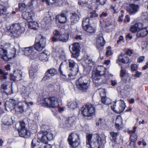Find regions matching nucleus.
<instances>
[{
    "mask_svg": "<svg viewBox=\"0 0 148 148\" xmlns=\"http://www.w3.org/2000/svg\"><path fill=\"white\" fill-rule=\"evenodd\" d=\"M35 47L22 48L21 50L24 52V55L27 56L31 60L35 59L36 55L35 52L36 50L41 51L46 46V40L45 37L41 34H38L36 38Z\"/></svg>",
    "mask_w": 148,
    "mask_h": 148,
    "instance_id": "obj_1",
    "label": "nucleus"
},
{
    "mask_svg": "<svg viewBox=\"0 0 148 148\" xmlns=\"http://www.w3.org/2000/svg\"><path fill=\"white\" fill-rule=\"evenodd\" d=\"M86 143L88 147L104 148L101 138L97 134H89L86 136Z\"/></svg>",
    "mask_w": 148,
    "mask_h": 148,
    "instance_id": "obj_2",
    "label": "nucleus"
},
{
    "mask_svg": "<svg viewBox=\"0 0 148 148\" xmlns=\"http://www.w3.org/2000/svg\"><path fill=\"white\" fill-rule=\"evenodd\" d=\"M54 36L51 38L53 42L58 41L62 42H66L69 40V34L68 33H65L63 34L60 32L58 30H56L53 32Z\"/></svg>",
    "mask_w": 148,
    "mask_h": 148,
    "instance_id": "obj_3",
    "label": "nucleus"
},
{
    "mask_svg": "<svg viewBox=\"0 0 148 148\" xmlns=\"http://www.w3.org/2000/svg\"><path fill=\"white\" fill-rule=\"evenodd\" d=\"M88 78L85 76L79 78L76 82V86L80 90L86 91L89 87Z\"/></svg>",
    "mask_w": 148,
    "mask_h": 148,
    "instance_id": "obj_4",
    "label": "nucleus"
},
{
    "mask_svg": "<svg viewBox=\"0 0 148 148\" xmlns=\"http://www.w3.org/2000/svg\"><path fill=\"white\" fill-rule=\"evenodd\" d=\"M43 105L47 107L55 108L58 107V99L55 97H50L43 100Z\"/></svg>",
    "mask_w": 148,
    "mask_h": 148,
    "instance_id": "obj_5",
    "label": "nucleus"
},
{
    "mask_svg": "<svg viewBox=\"0 0 148 148\" xmlns=\"http://www.w3.org/2000/svg\"><path fill=\"white\" fill-rule=\"evenodd\" d=\"M68 140L71 148H77V147L80 143L79 137L77 134L72 133L69 136Z\"/></svg>",
    "mask_w": 148,
    "mask_h": 148,
    "instance_id": "obj_6",
    "label": "nucleus"
},
{
    "mask_svg": "<svg viewBox=\"0 0 148 148\" xmlns=\"http://www.w3.org/2000/svg\"><path fill=\"white\" fill-rule=\"evenodd\" d=\"M81 111L84 116H90L94 114L95 107L93 105L88 103L82 108Z\"/></svg>",
    "mask_w": 148,
    "mask_h": 148,
    "instance_id": "obj_7",
    "label": "nucleus"
},
{
    "mask_svg": "<svg viewBox=\"0 0 148 148\" xmlns=\"http://www.w3.org/2000/svg\"><path fill=\"white\" fill-rule=\"evenodd\" d=\"M106 68L103 66H98L96 71L92 72V79L95 82L100 79L101 76L104 75L106 73Z\"/></svg>",
    "mask_w": 148,
    "mask_h": 148,
    "instance_id": "obj_8",
    "label": "nucleus"
},
{
    "mask_svg": "<svg viewBox=\"0 0 148 148\" xmlns=\"http://www.w3.org/2000/svg\"><path fill=\"white\" fill-rule=\"evenodd\" d=\"M119 105L117 106L116 105V103L117 101L116 100L114 103L111 106V109L115 112L118 113H121L122 112L125 108V106L123 101L120 100Z\"/></svg>",
    "mask_w": 148,
    "mask_h": 148,
    "instance_id": "obj_9",
    "label": "nucleus"
},
{
    "mask_svg": "<svg viewBox=\"0 0 148 148\" xmlns=\"http://www.w3.org/2000/svg\"><path fill=\"white\" fill-rule=\"evenodd\" d=\"M21 128L18 129L19 135L20 136L27 138L30 136V133L27 130L25 127V123L23 121L20 122Z\"/></svg>",
    "mask_w": 148,
    "mask_h": 148,
    "instance_id": "obj_10",
    "label": "nucleus"
},
{
    "mask_svg": "<svg viewBox=\"0 0 148 148\" xmlns=\"http://www.w3.org/2000/svg\"><path fill=\"white\" fill-rule=\"evenodd\" d=\"M125 9L130 15H134L138 12L139 9V6L135 4H130L126 6Z\"/></svg>",
    "mask_w": 148,
    "mask_h": 148,
    "instance_id": "obj_11",
    "label": "nucleus"
},
{
    "mask_svg": "<svg viewBox=\"0 0 148 148\" xmlns=\"http://www.w3.org/2000/svg\"><path fill=\"white\" fill-rule=\"evenodd\" d=\"M80 45L79 43L75 42L72 45V57L75 58H77L79 56L80 50Z\"/></svg>",
    "mask_w": 148,
    "mask_h": 148,
    "instance_id": "obj_12",
    "label": "nucleus"
},
{
    "mask_svg": "<svg viewBox=\"0 0 148 148\" xmlns=\"http://www.w3.org/2000/svg\"><path fill=\"white\" fill-rule=\"evenodd\" d=\"M9 31L13 34H16L17 36H19L22 33L21 27L19 24H15L12 25L9 29Z\"/></svg>",
    "mask_w": 148,
    "mask_h": 148,
    "instance_id": "obj_13",
    "label": "nucleus"
},
{
    "mask_svg": "<svg viewBox=\"0 0 148 148\" xmlns=\"http://www.w3.org/2000/svg\"><path fill=\"white\" fill-rule=\"evenodd\" d=\"M68 13V10H64L62 11L60 14L56 16V18L58 20L59 22L61 23H64L66 22Z\"/></svg>",
    "mask_w": 148,
    "mask_h": 148,
    "instance_id": "obj_14",
    "label": "nucleus"
},
{
    "mask_svg": "<svg viewBox=\"0 0 148 148\" xmlns=\"http://www.w3.org/2000/svg\"><path fill=\"white\" fill-rule=\"evenodd\" d=\"M57 70L55 68H51L48 69L45 73V76L42 79V80L45 81L51 78L53 76L57 74Z\"/></svg>",
    "mask_w": 148,
    "mask_h": 148,
    "instance_id": "obj_15",
    "label": "nucleus"
},
{
    "mask_svg": "<svg viewBox=\"0 0 148 148\" xmlns=\"http://www.w3.org/2000/svg\"><path fill=\"white\" fill-rule=\"evenodd\" d=\"M76 119L74 117L66 118L65 121L63 123V127L65 128H68L74 124Z\"/></svg>",
    "mask_w": 148,
    "mask_h": 148,
    "instance_id": "obj_16",
    "label": "nucleus"
},
{
    "mask_svg": "<svg viewBox=\"0 0 148 148\" xmlns=\"http://www.w3.org/2000/svg\"><path fill=\"white\" fill-rule=\"evenodd\" d=\"M46 134V132L41 131L38 133L37 134V136L38 139L42 142L39 145L41 144L47 145L46 144L48 143V140L45 135Z\"/></svg>",
    "mask_w": 148,
    "mask_h": 148,
    "instance_id": "obj_17",
    "label": "nucleus"
},
{
    "mask_svg": "<svg viewBox=\"0 0 148 148\" xmlns=\"http://www.w3.org/2000/svg\"><path fill=\"white\" fill-rule=\"evenodd\" d=\"M16 103V101L12 99H10L9 101H6L5 103V106L6 109L8 111L11 110L14 108Z\"/></svg>",
    "mask_w": 148,
    "mask_h": 148,
    "instance_id": "obj_18",
    "label": "nucleus"
},
{
    "mask_svg": "<svg viewBox=\"0 0 148 148\" xmlns=\"http://www.w3.org/2000/svg\"><path fill=\"white\" fill-rule=\"evenodd\" d=\"M7 53V50L3 48L2 45L0 46V58L5 61H8L11 59V58L8 57Z\"/></svg>",
    "mask_w": 148,
    "mask_h": 148,
    "instance_id": "obj_19",
    "label": "nucleus"
},
{
    "mask_svg": "<svg viewBox=\"0 0 148 148\" xmlns=\"http://www.w3.org/2000/svg\"><path fill=\"white\" fill-rule=\"evenodd\" d=\"M118 60L124 64H127L129 62V58L125 54L121 53L118 56Z\"/></svg>",
    "mask_w": 148,
    "mask_h": 148,
    "instance_id": "obj_20",
    "label": "nucleus"
},
{
    "mask_svg": "<svg viewBox=\"0 0 148 148\" xmlns=\"http://www.w3.org/2000/svg\"><path fill=\"white\" fill-rule=\"evenodd\" d=\"M148 34V26L140 29L137 33L136 36L138 37H143Z\"/></svg>",
    "mask_w": 148,
    "mask_h": 148,
    "instance_id": "obj_21",
    "label": "nucleus"
},
{
    "mask_svg": "<svg viewBox=\"0 0 148 148\" xmlns=\"http://www.w3.org/2000/svg\"><path fill=\"white\" fill-rule=\"evenodd\" d=\"M84 61L86 64V66L90 68L93 66L95 64V62L92 61L90 57L87 55H85L83 58Z\"/></svg>",
    "mask_w": 148,
    "mask_h": 148,
    "instance_id": "obj_22",
    "label": "nucleus"
},
{
    "mask_svg": "<svg viewBox=\"0 0 148 148\" xmlns=\"http://www.w3.org/2000/svg\"><path fill=\"white\" fill-rule=\"evenodd\" d=\"M22 77V73L21 72H14L13 74L10 75V79L14 82L20 81Z\"/></svg>",
    "mask_w": 148,
    "mask_h": 148,
    "instance_id": "obj_23",
    "label": "nucleus"
},
{
    "mask_svg": "<svg viewBox=\"0 0 148 148\" xmlns=\"http://www.w3.org/2000/svg\"><path fill=\"white\" fill-rule=\"evenodd\" d=\"M64 67L65 66L64 65L63 63L62 62L60 66L59 69V71L60 74V77L65 81L69 82V79L67 78L66 76L63 72V71L64 70Z\"/></svg>",
    "mask_w": 148,
    "mask_h": 148,
    "instance_id": "obj_24",
    "label": "nucleus"
},
{
    "mask_svg": "<svg viewBox=\"0 0 148 148\" xmlns=\"http://www.w3.org/2000/svg\"><path fill=\"white\" fill-rule=\"evenodd\" d=\"M69 61L70 69L72 71L77 72L78 70V67L77 64L73 60L71 59L69 60Z\"/></svg>",
    "mask_w": 148,
    "mask_h": 148,
    "instance_id": "obj_25",
    "label": "nucleus"
},
{
    "mask_svg": "<svg viewBox=\"0 0 148 148\" xmlns=\"http://www.w3.org/2000/svg\"><path fill=\"white\" fill-rule=\"evenodd\" d=\"M37 67L36 68L34 66L32 65L29 69V76L32 79H34L37 76Z\"/></svg>",
    "mask_w": 148,
    "mask_h": 148,
    "instance_id": "obj_26",
    "label": "nucleus"
},
{
    "mask_svg": "<svg viewBox=\"0 0 148 148\" xmlns=\"http://www.w3.org/2000/svg\"><path fill=\"white\" fill-rule=\"evenodd\" d=\"M34 12L31 11L29 12H24L22 13V16L23 19L28 21L32 19V15Z\"/></svg>",
    "mask_w": 148,
    "mask_h": 148,
    "instance_id": "obj_27",
    "label": "nucleus"
},
{
    "mask_svg": "<svg viewBox=\"0 0 148 148\" xmlns=\"http://www.w3.org/2000/svg\"><path fill=\"white\" fill-rule=\"evenodd\" d=\"M2 121L3 123L5 125H11V117L8 115H5L3 117Z\"/></svg>",
    "mask_w": 148,
    "mask_h": 148,
    "instance_id": "obj_28",
    "label": "nucleus"
},
{
    "mask_svg": "<svg viewBox=\"0 0 148 148\" xmlns=\"http://www.w3.org/2000/svg\"><path fill=\"white\" fill-rule=\"evenodd\" d=\"M48 53L47 51H45L40 53L39 56L40 60L44 62L47 61L48 60Z\"/></svg>",
    "mask_w": 148,
    "mask_h": 148,
    "instance_id": "obj_29",
    "label": "nucleus"
},
{
    "mask_svg": "<svg viewBox=\"0 0 148 148\" xmlns=\"http://www.w3.org/2000/svg\"><path fill=\"white\" fill-rule=\"evenodd\" d=\"M142 24L140 23H136L134 25L131 26L130 30L132 32L134 33L136 32H138L139 30L140 29V26H141Z\"/></svg>",
    "mask_w": 148,
    "mask_h": 148,
    "instance_id": "obj_30",
    "label": "nucleus"
},
{
    "mask_svg": "<svg viewBox=\"0 0 148 148\" xmlns=\"http://www.w3.org/2000/svg\"><path fill=\"white\" fill-rule=\"evenodd\" d=\"M88 33L92 34L95 32V28L90 25H87L83 28Z\"/></svg>",
    "mask_w": 148,
    "mask_h": 148,
    "instance_id": "obj_31",
    "label": "nucleus"
},
{
    "mask_svg": "<svg viewBox=\"0 0 148 148\" xmlns=\"http://www.w3.org/2000/svg\"><path fill=\"white\" fill-rule=\"evenodd\" d=\"M20 89H21V94L22 96L25 99L28 98L29 92L27 90V89L23 86H22Z\"/></svg>",
    "mask_w": 148,
    "mask_h": 148,
    "instance_id": "obj_32",
    "label": "nucleus"
},
{
    "mask_svg": "<svg viewBox=\"0 0 148 148\" xmlns=\"http://www.w3.org/2000/svg\"><path fill=\"white\" fill-rule=\"evenodd\" d=\"M105 41L104 38L102 36H99L97 37V44L98 45L103 46L105 45Z\"/></svg>",
    "mask_w": 148,
    "mask_h": 148,
    "instance_id": "obj_33",
    "label": "nucleus"
},
{
    "mask_svg": "<svg viewBox=\"0 0 148 148\" xmlns=\"http://www.w3.org/2000/svg\"><path fill=\"white\" fill-rule=\"evenodd\" d=\"M91 19H90L89 17H86L84 18L82 21V25L83 27H84L87 25H88L90 24V21Z\"/></svg>",
    "mask_w": 148,
    "mask_h": 148,
    "instance_id": "obj_34",
    "label": "nucleus"
},
{
    "mask_svg": "<svg viewBox=\"0 0 148 148\" xmlns=\"http://www.w3.org/2000/svg\"><path fill=\"white\" fill-rule=\"evenodd\" d=\"M79 16L76 13H73L71 16V22L72 23H76L79 21Z\"/></svg>",
    "mask_w": 148,
    "mask_h": 148,
    "instance_id": "obj_35",
    "label": "nucleus"
},
{
    "mask_svg": "<svg viewBox=\"0 0 148 148\" xmlns=\"http://www.w3.org/2000/svg\"><path fill=\"white\" fill-rule=\"evenodd\" d=\"M77 103L75 101H70L68 103V107L73 109L77 108Z\"/></svg>",
    "mask_w": 148,
    "mask_h": 148,
    "instance_id": "obj_36",
    "label": "nucleus"
},
{
    "mask_svg": "<svg viewBox=\"0 0 148 148\" xmlns=\"http://www.w3.org/2000/svg\"><path fill=\"white\" fill-rule=\"evenodd\" d=\"M38 27V24L36 22H30L29 23V27L34 30H36Z\"/></svg>",
    "mask_w": 148,
    "mask_h": 148,
    "instance_id": "obj_37",
    "label": "nucleus"
},
{
    "mask_svg": "<svg viewBox=\"0 0 148 148\" xmlns=\"http://www.w3.org/2000/svg\"><path fill=\"white\" fill-rule=\"evenodd\" d=\"M101 102L104 104L108 105L111 103V100L106 96L101 98Z\"/></svg>",
    "mask_w": 148,
    "mask_h": 148,
    "instance_id": "obj_38",
    "label": "nucleus"
},
{
    "mask_svg": "<svg viewBox=\"0 0 148 148\" xmlns=\"http://www.w3.org/2000/svg\"><path fill=\"white\" fill-rule=\"evenodd\" d=\"M18 9L20 11L22 12L25 10L27 5L25 3H18Z\"/></svg>",
    "mask_w": 148,
    "mask_h": 148,
    "instance_id": "obj_39",
    "label": "nucleus"
},
{
    "mask_svg": "<svg viewBox=\"0 0 148 148\" xmlns=\"http://www.w3.org/2000/svg\"><path fill=\"white\" fill-rule=\"evenodd\" d=\"M7 9L4 6L0 4V16L6 13Z\"/></svg>",
    "mask_w": 148,
    "mask_h": 148,
    "instance_id": "obj_40",
    "label": "nucleus"
},
{
    "mask_svg": "<svg viewBox=\"0 0 148 148\" xmlns=\"http://www.w3.org/2000/svg\"><path fill=\"white\" fill-rule=\"evenodd\" d=\"M77 73V72L72 71L68 75L69 78V81L71 79L73 80L75 79V75Z\"/></svg>",
    "mask_w": 148,
    "mask_h": 148,
    "instance_id": "obj_41",
    "label": "nucleus"
},
{
    "mask_svg": "<svg viewBox=\"0 0 148 148\" xmlns=\"http://www.w3.org/2000/svg\"><path fill=\"white\" fill-rule=\"evenodd\" d=\"M17 105L18 109V111L21 113H22L24 111V106L22 104V102H19L18 103Z\"/></svg>",
    "mask_w": 148,
    "mask_h": 148,
    "instance_id": "obj_42",
    "label": "nucleus"
},
{
    "mask_svg": "<svg viewBox=\"0 0 148 148\" xmlns=\"http://www.w3.org/2000/svg\"><path fill=\"white\" fill-rule=\"evenodd\" d=\"M46 132V134H45V135L47 137L48 140H52L54 138L53 134L50 132Z\"/></svg>",
    "mask_w": 148,
    "mask_h": 148,
    "instance_id": "obj_43",
    "label": "nucleus"
},
{
    "mask_svg": "<svg viewBox=\"0 0 148 148\" xmlns=\"http://www.w3.org/2000/svg\"><path fill=\"white\" fill-rule=\"evenodd\" d=\"M0 75H1L3 79H7V77L6 75H8V72H4L0 69Z\"/></svg>",
    "mask_w": 148,
    "mask_h": 148,
    "instance_id": "obj_44",
    "label": "nucleus"
},
{
    "mask_svg": "<svg viewBox=\"0 0 148 148\" xmlns=\"http://www.w3.org/2000/svg\"><path fill=\"white\" fill-rule=\"evenodd\" d=\"M137 139V136L135 133L132 134L130 136V140L136 141Z\"/></svg>",
    "mask_w": 148,
    "mask_h": 148,
    "instance_id": "obj_45",
    "label": "nucleus"
},
{
    "mask_svg": "<svg viewBox=\"0 0 148 148\" xmlns=\"http://www.w3.org/2000/svg\"><path fill=\"white\" fill-rule=\"evenodd\" d=\"M122 121L121 118L119 116L116 118V120L115 124H122Z\"/></svg>",
    "mask_w": 148,
    "mask_h": 148,
    "instance_id": "obj_46",
    "label": "nucleus"
},
{
    "mask_svg": "<svg viewBox=\"0 0 148 148\" xmlns=\"http://www.w3.org/2000/svg\"><path fill=\"white\" fill-rule=\"evenodd\" d=\"M96 11L95 10H93L92 12H90V18H92L98 16L97 14L96 13Z\"/></svg>",
    "mask_w": 148,
    "mask_h": 148,
    "instance_id": "obj_47",
    "label": "nucleus"
},
{
    "mask_svg": "<svg viewBox=\"0 0 148 148\" xmlns=\"http://www.w3.org/2000/svg\"><path fill=\"white\" fill-rule=\"evenodd\" d=\"M106 0H96V3L97 5L100 4L101 5H104L106 3Z\"/></svg>",
    "mask_w": 148,
    "mask_h": 148,
    "instance_id": "obj_48",
    "label": "nucleus"
},
{
    "mask_svg": "<svg viewBox=\"0 0 148 148\" xmlns=\"http://www.w3.org/2000/svg\"><path fill=\"white\" fill-rule=\"evenodd\" d=\"M38 148H51L50 146L48 145H44L41 144L39 145Z\"/></svg>",
    "mask_w": 148,
    "mask_h": 148,
    "instance_id": "obj_49",
    "label": "nucleus"
},
{
    "mask_svg": "<svg viewBox=\"0 0 148 148\" xmlns=\"http://www.w3.org/2000/svg\"><path fill=\"white\" fill-rule=\"evenodd\" d=\"M7 89V85L5 84H3L0 88L1 91L3 92H6L5 90Z\"/></svg>",
    "mask_w": 148,
    "mask_h": 148,
    "instance_id": "obj_50",
    "label": "nucleus"
},
{
    "mask_svg": "<svg viewBox=\"0 0 148 148\" xmlns=\"http://www.w3.org/2000/svg\"><path fill=\"white\" fill-rule=\"evenodd\" d=\"M37 143H38V141L35 138H34L32 141V147H35V146H36L37 145Z\"/></svg>",
    "mask_w": 148,
    "mask_h": 148,
    "instance_id": "obj_51",
    "label": "nucleus"
},
{
    "mask_svg": "<svg viewBox=\"0 0 148 148\" xmlns=\"http://www.w3.org/2000/svg\"><path fill=\"white\" fill-rule=\"evenodd\" d=\"M110 134L111 136L113 138V139L115 140L118 134L114 132H110Z\"/></svg>",
    "mask_w": 148,
    "mask_h": 148,
    "instance_id": "obj_52",
    "label": "nucleus"
},
{
    "mask_svg": "<svg viewBox=\"0 0 148 148\" xmlns=\"http://www.w3.org/2000/svg\"><path fill=\"white\" fill-rule=\"evenodd\" d=\"M109 49L107 50L106 52V56L108 57L110 56H111L112 54V53L111 52V50L110 49V47H109Z\"/></svg>",
    "mask_w": 148,
    "mask_h": 148,
    "instance_id": "obj_53",
    "label": "nucleus"
},
{
    "mask_svg": "<svg viewBox=\"0 0 148 148\" xmlns=\"http://www.w3.org/2000/svg\"><path fill=\"white\" fill-rule=\"evenodd\" d=\"M131 69L132 71H135L138 69L137 66L136 64H132L131 66Z\"/></svg>",
    "mask_w": 148,
    "mask_h": 148,
    "instance_id": "obj_54",
    "label": "nucleus"
},
{
    "mask_svg": "<svg viewBox=\"0 0 148 148\" xmlns=\"http://www.w3.org/2000/svg\"><path fill=\"white\" fill-rule=\"evenodd\" d=\"M100 94L101 98L105 97L106 95V93L104 90L103 89H101L100 91Z\"/></svg>",
    "mask_w": 148,
    "mask_h": 148,
    "instance_id": "obj_55",
    "label": "nucleus"
},
{
    "mask_svg": "<svg viewBox=\"0 0 148 148\" xmlns=\"http://www.w3.org/2000/svg\"><path fill=\"white\" fill-rule=\"evenodd\" d=\"M87 1H85V0H80L78 3L79 5H83V4H86L88 3Z\"/></svg>",
    "mask_w": 148,
    "mask_h": 148,
    "instance_id": "obj_56",
    "label": "nucleus"
},
{
    "mask_svg": "<svg viewBox=\"0 0 148 148\" xmlns=\"http://www.w3.org/2000/svg\"><path fill=\"white\" fill-rule=\"evenodd\" d=\"M126 73V71L125 70L122 69L120 71V76L121 77L124 76Z\"/></svg>",
    "mask_w": 148,
    "mask_h": 148,
    "instance_id": "obj_57",
    "label": "nucleus"
},
{
    "mask_svg": "<svg viewBox=\"0 0 148 148\" xmlns=\"http://www.w3.org/2000/svg\"><path fill=\"white\" fill-rule=\"evenodd\" d=\"M51 20V18L50 17H45L43 19L44 21L46 23H49Z\"/></svg>",
    "mask_w": 148,
    "mask_h": 148,
    "instance_id": "obj_58",
    "label": "nucleus"
},
{
    "mask_svg": "<svg viewBox=\"0 0 148 148\" xmlns=\"http://www.w3.org/2000/svg\"><path fill=\"white\" fill-rule=\"evenodd\" d=\"M130 141V145L132 147H135L136 146L135 141H132L129 140Z\"/></svg>",
    "mask_w": 148,
    "mask_h": 148,
    "instance_id": "obj_59",
    "label": "nucleus"
},
{
    "mask_svg": "<svg viewBox=\"0 0 148 148\" xmlns=\"http://www.w3.org/2000/svg\"><path fill=\"white\" fill-rule=\"evenodd\" d=\"M25 104L28 108H29L30 106H32L33 105V102L32 101L28 102L25 101Z\"/></svg>",
    "mask_w": 148,
    "mask_h": 148,
    "instance_id": "obj_60",
    "label": "nucleus"
},
{
    "mask_svg": "<svg viewBox=\"0 0 148 148\" xmlns=\"http://www.w3.org/2000/svg\"><path fill=\"white\" fill-rule=\"evenodd\" d=\"M145 57L144 56H141L139 57L138 59V62H141L144 60Z\"/></svg>",
    "mask_w": 148,
    "mask_h": 148,
    "instance_id": "obj_61",
    "label": "nucleus"
},
{
    "mask_svg": "<svg viewBox=\"0 0 148 148\" xmlns=\"http://www.w3.org/2000/svg\"><path fill=\"white\" fill-rule=\"evenodd\" d=\"M16 49L14 47H13L12 48V51L11 52L12 54L13 55L12 56L13 57H14L16 56L15 55L16 53Z\"/></svg>",
    "mask_w": 148,
    "mask_h": 148,
    "instance_id": "obj_62",
    "label": "nucleus"
},
{
    "mask_svg": "<svg viewBox=\"0 0 148 148\" xmlns=\"http://www.w3.org/2000/svg\"><path fill=\"white\" fill-rule=\"evenodd\" d=\"M141 74L142 73L141 72H139L138 71H136V73L134 75V76L138 78Z\"/></svg>",
    "mask_w": 148,
    "mask_h": 148,
    "instance_id": "obj_63",
    "label": "nucleus"
},
{
    "mask_svg": "<svg viewBox=\"0 0 148 148\" xmlns=\"http://www.w3.org/2000/svg\"><path fill=\"white\" fill-rule=\"evenodd\" d=\"M141 16L145 17V18H147V17H148V13L147 12H142L141 13Z\"/></svg>",
    "mask_w": 148,
    "mask_h": 148,
    "instance_id": "obj_64",
    "label": "nucleus"
}]
</instances>
